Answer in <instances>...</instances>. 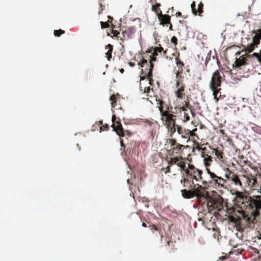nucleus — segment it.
<instances>
[{
	"mask_svg": "<svg viewBox=\"0 0 261 261\" xmlns=\"http://www.w3.org/2000/svg\"><path fill=\"white\" fill-rule=\"evenodd\" d=\"M182 158L181 156L179 157L178 161H177V166L179 167L181 170H183L184 172H186V170L187 168H186V163L182 161Z\"/></svg>",
	"mask_w": 261,
	"mask_h": 261,
	"instance_id": "25",
	"label": "nucleus"
},
{
	"mask_svg": "<svg viewBox=\"0 0 261 261\" xmlns=\"http://www.w3.org/2000/svg\"><path fill=\"white\" fill-rule=\"evenodd\" d=\"M179 157H174V158H167L166 159V161L168 164V165L172 166L173 165H177V161H178Z\"/></svg>",
	"mask_w": 261,
	"mask_h": 261,
	"instance_id": "26",
	"label": "nucleus"
},
{
	"mask_svg": "<svg viewBox=\"0 0 261 261\" xmlns=\"http://www.w3.org/2000/svg\"><path fill=\"white\" fill-rule=\"evenodd\" d=\"M226 258H227V256H226V255H223V256H221L219 257V259L220 260H224V259H226Z\"/></svg>",
	"mask_w": 261,
	"mask_h": 261,
	"instance_id": "56",
	"label": "nucleus"
},
{
	"mask_svg": "<svg viewBox=\"0 0 261 261\" xmlns=\"http://www.w3.org/2000/svg\"><path fill=\"white\" fill-rule=\"evenodd\" d=\"M249 180L251 181L250 185H248L250 188H256L258 186V184L257 181L256 177L258 176L261 178V167L258 166H250V170L248 169V172H246V175H245Z\"/></svg>",
	"mask_w": 261,
	"mask_h": 261,
	"instance_id": "7",
	"label": "nucleus"
},
{
	"mask_svg": "<svg viewBox=\"0 0 261 261\" xmlns=\"http://www.w3.org/2000/svg\"><path fill=\"white\" fill-rule=\"evenodd\" d=\"M189 120H190V116H189V114L188 111L184 112L183 113L182 121L184 122H186Z\"/></svg>",
	"mask_w": 261,
	"mask_h": 261,
	"instance_id": "32",
	"label": "nucleus"
},
{
	"mask_svg": "<svg viewBox=\"0 0 261 261\" xmlns=\"http://www.w3.org/2000/svg\"><path fill=\"white\" fill-rule=\"evenodd\" d=\"M102 3H103V1H102V0H100L99 2V10H98V12L99 15H100L102 13V11L103 10V9L105 8V5H102Z\"/></svg>",
	"mask_w": 261,
	"mask_h": 261,
	"instance_id": "34",
	"label": "nucleus"
},
{
	"mask_svg": "<svg viewBox=\"0 0 261 261\" xmlns=\"http://www.w3.org/2000/svg\"><path fill=\"white\" fill-rule=\"evenodd\" d=\"M112 127L120 137H124L126 136L129 137L131 136V133L129 131L123 129L120 121H115V123H113L112 125Z\"/></svg>",
	"mask_w": 261,
	"mask_h": 261,
	"instance_id": "13",
	"label": "nucleus"
},
{
	"mask_svg": "<svg viewBox=\"0 0 261 261\" xmlns=\"http://www.w3.org/2000/svg\"><path fill=\"white\" fill-rule=\"evenodd\" d=\"M201 156L203 158L204 164L206 167V169L210 166L212 162V157L208 154H206L205 152H203L201 153Z\"/></svg>",
	"mask_w": 261,
	"mask_h": 261,
	"instance_id": "19",
	"label": "nucleus"
},
{
	"mask_svg": "<svg viewBox=\"0 0 261 261\" xmlns=\"http://www.w3.org/2000/svg\"><path fill=\"white\" fill-rule=\"evenodd\" d=\"M242 161H241V166H243L246 165H248L249 166H251L250 164V162L248 161L247 159L245 160L244 157H243L242 158Z\"/></svg>",
	"mask_w": 261,
	"mask_h": 261,
	"instance_id": "37",
	"label": "nucleus"
},
{
	"mask_svg": "<svg viewBox=\"0 0 261 261\" xmlns=\"http://www.w3.org/2000/svg\"><path fill=\"white\" fill-rule=\"evenodd\" d=\"M205 202L206 203L208 211L216 210L219 211L223 208V200L220 196L216 198H212L208 195L206 200H203L202 203Z\"/></svg>",
	"mask_w": 261,
	"mask_h": 261,
	"instance_id": "9",
	"label": "nucleus"
},
{
	"mask_svg": "<svg viewBox=\"0 0 261 261\" xmlns=\"http://www.w3.org/2000/svg\"><path fill=\"white\" fill-rule=\"evenodd\" d=\"M202 171L196 168L193 165L188 164L185 176L180 180V183L184 187L188 188L198 186Z\"/></svg>",
	"mask_w": 261,
	"mask_h": 261,
	"instance_id": "2",
	"label": "nucleus"
},
{
	"mask_svg": "<svg viewBox=\"0 0 261 261\" xmlns=\"http://www.w3.org/2000/svg\"><path fill=\"white\" fill-rule=\"evenodd\" d=\"M234 194L236 195L234 200L237 204L240 207L246 206L245 203L249 200V197L243 195V193L240 191H236Z\"/></svg>",
	"mask_w": 261,
	"mask_h": 261,
	"instance_id": "14",
	"label": "nucleus"
},
{
	"mask_svg": "<svg viewBox=\"0 0 261 261\" xmlns=\"http://www.w3.org/2000/svg\"><path fill=\"white\" fill-rule=\"evenodd\" d=\"M100 23L102 29L108 28L109 27V24L108 22L100 21Z\"/></svg>",
	"mask_w": 261,
	"mask_h": 261,
	"instance_id": "38",
	"label": "nucleus"
},
{
	"mask_svg": "<svg viewBox=\"0 0 261 261\" xmlns=\"http://www.w3.org/2000/svg\"><path fill=\"white\" fill-rule=\"evenodd\" d=\"M203 5L202 3H200L198 6V9L197 10H196V12H197V13H198V15H200L203 12Z\"/></svg>",
	"mask_w": 261,
	"mask_h": 261,
	"instance_id": "35",
	"label": "nucleus"
},
{
	"mask_svg": "<svg viewBox=\"0 0 261 261\" xmlns=\"http://www.w3.org/2000/svg\"><path fill=\"white\" fill-rule=\"evenodd\" d=\"M153 61H155V58H150L149 61L146 59H143L139 63L140 65L142 68L141 70V75L140 76V81L143 80L146 77L149 81V84L152 85L153 80L152 76V70L153 67Z\"/></svg>",
	"mask_w": 261,
	"mask_h": 261,
	"instance_id": "5",
	"label": "nucleus"
},
{
	"mask_svg": "<svg viewBox=\"0 0 261 261\" xmlns=\"http://www.w3.org/2000/svg\"><path fill=\"white\" fill-rule=\"evenodd\" d=\"M203 188L200 186L193 187L189 188V190L186 189L181 190L180 192L182 196L185 199H191L196 197L199 203H202L203 200H206L208 196V192L202 190Z\"/></svg>",
	"mask_w": 261,
	"mask_h": 261,
	"instance_id": "4",
	"label": "nucleus"
},
{
	"mask_svg": "<svg viewBox=\"0 0 261 261\" xmlns=\"http://www.w3.org/2000/svg\"><path fill=\"white\" fill-rule=\"evenodd\" d=\"M170 24V27H169V30H171V31H172L173 29H172V24L170 23H169Z\"/></svg>",
	"mask_w": 261,
	"mask_h": 261,
	"instance_id": "60",
	"label": "nucleus"
},
{
	"mask_svg": "<svg viewBox=\"0 0 261 261\" xmlns=\"http://www.w3.org/2000/svg\"><path fill=\"white\" fill-rule=\"evenodd\" d=\"M245 56L248 58H250L251 57H255L259 63L261 62V54H260V51L258 53H254L252 55L246 54Z\"/></svg>",
	"mask_w": 261,
	"mask_h": 261,
	"instance_id": "28",
	"label": "nucleus"
},
{
	"mask_svg": "<svg viewBox=\"0 0 261 261\" xmlns=\"http://www.w3.org/2000/svg\"><path fill=\"white\" fill-rule=\"evenodd\" d=\"M212 153H215L216 159V161L219 164L224 163L225 162L226 158L224 156V153L221 150H218L217 149L213 148Z\"/></svg>",
	"mask_w": 261,
	"mask_h": 261,
	"instance_id": "16",
	"label": "nucleus"
},
{
	"mask_svg": "<svg viewBox=\"0 0 261 261\" xmlns=\"http://www.w3.org/2000/svg\"><path fill=\"white\" fill-rule=\"evenodd\" d=\"M112 121L113 123H115V121H116V117L115 115H113L112 117Z\"/></svg>",
	"mask_w": 261,
	"mask_h": 261,
	"instance_id": "52",
	"label": "nucleus"
},
{
	"mask_svg": "<svg viewBox=\"0 0 261 261\" xmlns=\"http://www.w3.org/2000/svg\"><path fill=\"white\" fill-rule=\"evenodd\" d=\"M191 133H190V136H192V137L197 136L196 134H195V133H194V131H193V130H191Z\"/></svg>",
	"mask_w": 261,
	"mask_h": 261,
	"instance_id": "55",
	"label": "nucleus"
},
{
	"mask_svg": "<svg viewBox=\"0 0 261 261\" xmlns=\"http://www.w3.org/2000/svg\"><path fill=\"white\" fill-rule=\"evenodd\" d=\"M142 226L143 227H147V225H146V224L145 222H143L142 223Z\"/></svg>",
	"mask_w": 261,
	"mask_h": 261,
	"instance_id": "59",
	"label": "nucleus"
},
{
	"mask_svg": "<svg viewBox=\"0 0 261 261\" xmlns=\"http://www.w3.org/2000/svg\"><path fill=\"white\" fill-rule=\"evenodd\" d=\"M190 133H191V130H189V129H186V132H185L184 133V135L186 136H187V138H189V137L190 136Z\"/></svg>",
	"mask_w": 261,
	"mask_h": 261,
	"instance_id": "46",
	"label": "nucleus"
},
{
	"mask_svg": "<svg viewBox=\"0 0 261 261\" xmlns=\"http://www.w3.org/2000/svg\"><path fill=\"white\" fill-rule=\"evenodd\" d=\"M129 64L130 66H134L135 65V64L132 62H129Z\"/></svg>",
	"mask_w": 261,
	"mask_h": 261,
	"instance_id": "64",
	"label": "nucleus"
},
{
	"mask_svg": "<svg viewBox=\"0 0 261 261\" xmlns=\"http://www.w3.org/2000/svg\"><path fill=\"white\" fill-rule=\"evenodd\" d=\"M182 71H177L176 72V80H179L180 81V78L181 77V76L179 75L180 74V73Z\"/></svg>",
	"mask_w": 261,
	"mask_h": 261,
	"instance_id": "48",
	"label": "nucleus"
},
{
	"mask_svg": "<svg viewBox=\"0 0 261 261\" xmlns=\"http://www.w3.org/2000/svg\"><path fill=\"white\" fill-rule=\"evenodd\" d=\"M121 137H120V145L121 146V147H123L124 148H125V146L124 145V143H123V140L122 139H121Z\"/></svg>",
	"mask_w": 261,
	"mask_h": 261,
	"instance_id": "49",
	"label": "nucleus"
},
{
	"mask_svg": "<svg viewBox=\"0 0 261 261\" xmlns=\"http://www.w3.org/2000/svg\"><path fill=\"white\" fill-rule=\"evenodd\" d=\"M196 148L198 150L202 151V152H205L204 151L206 150V148L205 147H202L199 146H197Z\"/></svg>",
	"mask_w": 261,
	"mask_h": 261,
	"instance_id": "47",
	"label": "nucleus"
},
{
	"mask_svg": "<svg viewBox=\"0 0 261 261\" xmlns=\"http://www.w3.org/2000/svg\"><path fill=\"white\" fill-rule=\"evenodd\" d=\"M195 2H193L192 4H191V9L192 10V12L195 14L197 15V12L196 10L195 9Z\"/></svg>",
	"mask_w": 261,
	"mask_h": 261,
	"instance_id": "39",
	"label": "nucleus"
},
{
	"mask_svg": "<svg viewBox=\"0 0 261 261\" xmlns=\"http://www.w3.org/2000/svg\"><path fill=\"white\" fill-rule=\"evenodd\" d=\"M108 17L109 18L108 22H111L112 21V20H113V18L112 17L110 16H108Z\"/></svg>",
	"mask_w": 261,
	"mask_h": 261,
	"instance_id": "58",
	"label": "nucleus"
},
{
	"mask_svg": "<svg viewBox=\"0 0 261 261\" xmlns=\"http://www.w3.org/2000/svg\"><path fill=\"white\" fill-rule=\"evenodd\" d=\"M170 165H168V166L166 167V171H165V173L167 174L168 173H169L170 172Z\"/></svg>",
	"mask_w": 261,
	"mask_h": 261,
	"instance_id": "51",
	"label": "nucleus"
},
{
	"mask_svg": "<svg viewBox=\"0 0 261 261\" xmlns=\"http://www.w3.org/2000/svg\"><path fill=\"white\" fill-rule=\"evenodd\" d=\"M176 63L179 68H181V71H182V67L184 66V63L181 61L178 57L175 58Z\"/></svg>",
	"mask_w": 261,
	"mask_h": 261,
	"instance_id": "33",
	"label": "nucleus"
},
{
	"mask_svg": "<svg viewBox=\"0 0 261 261\" xmlns=\"http://www.w3.org/2000/svg\"><path fill=\"white\" fill-rule=\"evenodd\" d=\"M136 31L135 27H130L126 28L125 30L122 31V37L120 40L123 41L125 39L132 38Z\"/></svg>",
	"mask_w": 261,
	"mask_h": 261,
	"instance_id": "15",
	"label": "nucleus"
},
{
	"mask_svg": "<svg viewBox=\"0 0 261 261\" xmlns=\"http://www.w3.org/2000/svg\"><path fill=\"white\" fill-rule=\"evenodd\" d=\"M110 100L111 101L112 107L116 110H121V108L117 103V96L115 95H112L110 97Z\"/></svg>",
	"mask_w": 261,
	"mask_h": 261,
	"instance_id": "21",
	"label": "nucleus"
},
{
	"mask_svg": "<svg viewBox=\"0 0 261 261\" xmlns=\"http://www.w3.org/2000/svg\"><path fill=\"white\" fill-rule=\"evenodd\" d=\"M149 227L150 228V229L152 231H153V230H158L157 227L155 225H154V224L150 225L149 226Z\"/></svg>",
	"mask_w": 261,
	"mask_h": 261,
	"instance_id": "44",
	"label": "nucleus"
},
{
	"mask_svg": "<svg viewBox=\"0 0 261 261\" xmlns=\"http://www.w3.org/2000/svg\"><path fill=\"white\" fill-rule=\"evenodd\" d=\"M184 106L187 109H189L190 110V113L192 115L193 117L195 116V113L193 111V109L192 107L190 105L189 102H185V105Z\"/></svg>",
	"mask_w": 261,
	"mask_h": 261,
	"instance_id": "31",
	"label": "nucleus"
},
{
	"mask_svg": "<svg viewBox=\"0 0 261 261\" xmlns=\"http://www.w3.org/2000/svg\"><path fill=\"white\" fill-rule=\"evenodd\" d=\"M158 17L160 24L164 26L167 24L170 23L171 17L167 14H163L161 11H160V13L158 14Z\"/></svg>",
	"mask_w": 261,
	"mask_h": 261,
	"instance_id": "17",
	"label": "nucleus"
},
{
	"mask_svg": "<svg viewBox=\"0 0 261 261\" xmlns=\"http://www.w3.org/2000/svg\"><path fill=\"white\" fill-rule=\"evenodd\" d=\"M106 49H108V51L106 53L105 57L107 58V59L110 61L112 58V53L113 50V46L111 44H108L105 47Z\"/></svg>",
	"mask_w": 261,
	"mask_h": 261,
	"instance_id": "22",
	"label": "nucleus"
},
{
	"mask_svg": "<svg viewBox=\"0 0 261 261\" xmlns=\"http://www.w3.org/2000/svg\"><path fill=\"white\" fill-rule=\"evenodd\" d=\"M210 58H211V55L208 54L207 55V57H206V60H205V65H206V64L207 63L208 61L210 60Z\"/></svg>",
	"mask_w": 261,
	"mask_h": 261,
	"instance_id": "50",
	"label": "nucleus"
},
{
	"mask_svg": "<svg viewBox=\"0 0 261 261\" xmlns=\"http://www.w3.org/2000/svg\"><path fill=\"white\" fill-rule=\"evenodd\" d=\"M109 126L108 124H106L105 125H102L101 126H100V129L102 130H107L109 129Z\"/></svg>",
	"mask_w": 261,
	"mask_h": 261,
	"instance_id": "41",
	"label": "nucleus"
},
{
	"mask_svg": "<svg viewBox=\"0 0 261 261\" xmlns=\"http://www.w3.org/2000/svg\"><path fill=\"white\" fill-rule=\"evenodd\" d=\"M180 81L179 80H176V88H179V87H180Z\"/></svg>",
	"mask_w": 261,
	"mask_h": 261,
	"instance_id": "54",
	"label": "nucleus"
},
{
	"mask_svg": "<svg viewBox=\"0 0 261 261\" xmlns=\"http://www.w3.org/2000/svg\"><path fill=\"white\" fill-rule=\"evenodd\" d=\"M171 41L172 43H174L175 45H176L177 43V39L175 36H173L172 37L171 39Z\"/></svg>",
	"mask_w": 261,
	"mask_h": 261,
	"instance_id": "43",
	"label": "nucleus"
},
{
	"mask_svg": "<svg viewBox=\"0 0 261 261\" xmlns=\"http://www.w3.org/2000/svg\"><path fill=\"white\" fill-rule=\"evenodd\" d=\"M227 180H228L231 184L234 185L240 189L250 185L251 181L245 176V174L238 175L237 173L231 171L228 168H226V172L224 175Z\"/></svg>",
	"mask_w": 261,
	"mask_h": 261,
	"instance_id": "3",
	"label": "nucleus"
},
{
	"mask_svg": "<svg viewBox=\"0 0 261 261\" xmlns=\"http://www.w3.org/2000/svg\"><path fill=\"white\" fill-rule=\"evenodd\" d=\"M251 33L255 34L252 37L251 42L248 44L247 45H243L244 49L242 51L244 50L248 53L252 52L260 44L261 40V28L256 30H252Z\"/></svg>",
	"mask_w": 261,
	"mask_h": 261,
	"instance_id": "8",
	"label": "nucleus"
},
{
	"mask_svg": "<svg viewBox=\"0 0 261 261\" xmlns=\"http://www.w3.org/2000/svg\"><path fill=\"white\" fill-rule=\"evenodd\" d=\"M179 111L180 113H181V112H183V113H184L185 112L188 111L187 109L184 106L179 108Z\"/></svg>",
	"mask_w": 261,
	"mask_h": 261,
	"instance_id": "45",
	"label": "nucleus"
},
{
	"mask_svg": "<svg viewBox=\"0 0 261 261\" xmlns=\"http://www.w3.org/2000/svg\"><path fill=\"white\" fill-rule=\"evenodd\" d=\"M156 101L157 107L159 108V110L160 112V114L163 113L165 112V106L168 105L166 104L162 99H158L157 97H156Z\"/></svg>",
	"mask_w": 261,
	"mask_h": 261,
	"instance_id": "20",
	"label": "nucleus"
},
{
	"mask_svg": "<svg viewBox=\"0 0 261 261\" xmlns=\"http://www.w3.org/2000/svg\"><path fill=\"white\" fill-rule=\"evenodd\" d=\"M165 112L161 114L163 124L168 126L175 124L176 116L170 113V109L168 105H166Z\"/></svg>",
	"mask_w": 261,
	"mask_h": 261,
	"instance_id": "12",
	"label": "nucleus"
},
{
	"mask_svg": "<svg viewBox=\"0 0 261 261\" xmlns=\"http://www.w3.org/2000/svg\"><path fill=\"white\" fill-rule=\"evenodd\" d=\"M206 172L204 173L202 172L198 187L200 186L203 188L202 190L209 187L219 188L224 187L226 183V179L217 176L208 168H206Z\"/></svg>",
	"mask_w": 261,
	"mask_h": 261,
	"instance_id": "1",
	"label": "nucleus"
},
{
	"mask_svg": "<svg viewBox=\"0 0 261 261\" xmlns=\"http://www.w3.org/2000/svg\"><path fill=\"white\" fill-rule=\"evenodd\" d=\"M175 15L177 16V17H179V16H180L181 15V13L180 12H178L176 13Z\"/></svg>",
	"mask_w": 261,
	"mask_h": 261,
	"instance_id": "57",
	"label": "nucleus"
},
{
	"mask_svg": "<svg viewBox=\"0 0 261 261\" xmlns=\"http://www.w3.org/2000/svg\"><path fill=\"white\" fill-rule=\"evenodd\" d=\"M152 10L154 12H155V13H156L158 14L159 13H160V11H161L160 10V9L159 8H158L156 7V6H155V5H152V8H151Z\"/></svg>",
	"mask_w": 261,
	"mask_h": 261,
	"instance_id": "40",
	"label": "nucleus"
},
{
	"mask_svg": "<svg viewBox=\"0 0 261 261\" xmlns=\"http://www.w3.org/2000/svg\"><path fill=\"white\" fill-rule=\"evenodd\" d=\"M155 6H156V8H159L161 6V5L159 3H156L155 5Z\"/></svg>",
	"mask_w": 261,
	"mask_h": 261,
	"instance_id": "61",
	"label": "nucleus"
},
{
	"mask_svg": "<svg viewBox=\"0 0 261 261\" xmlns=\"http://www.w3.org/2000/svg\"><path fill=\"white\" fill-rule=\"evenodd\" d=\"M119 71L121 73H123L124 71V69L123 68H121L119 69Z\"/></svg>",
	"mask_w": 261,
	"mask_h": 261,
	"instance_id": "62",
	"label": "nucleus"
},
{
	"mask_svg": "<svg viewBox=\"0 0 261 261\" xmlns=\"http://www.w3.org/2000/svg\"><path fill=\"white\" fill-rule=\"evenodd\" d=\"M163 51V48L161 46L160 47H155L153 50V54L152 56H150V58H155V60H156V58L154 57L155 56H157L158 53H161Z\"/></svg>",
	"mask_w": 261,
	"mask_h": 261,
	"instance_id": "27",
	"label": "nucleus"
},
{
	"mask_svg": "<svg viewBox=\"0 0 261 261\" xmlns=\"http://www.w3.org/2000/svg\"><path fill=\"white\" fill-rule=\"evenodd\" d=\"M176 129L178 133L181 135V137L184 138H187V136L184 135L185 132H186V129L183 128L179 125L176 126Z\"/></svg>",
	"mask_w": 261,
	"mask_h": 261,
	"instance_id": "29",
	"label": "nucleus"
},
{
	"mask_svg": "<svg viewBox=\"0 0 261 261\" xmlns=\"http://www.w3.org/2000/svg\"><path fill=\"white\" fill-rule=\"evenodd\" d=\"M253 204L255 206V210L254 211H253L252 212V215H253V218L255 219L256 217H257L259 215L260 212L257 210V208L258 207V206L260 203H259V202L258 200H254Z\"/></svg>",
	"mask_w": 261,
	"mask_h": 261,
	"instance_id": "24",
	"label": "nucleus"
},
{
	"mask_svg": "<svg viewBox=\"0 0 261 261\" xmlns=\"http://www.w3.org/2000/svg\"><path fill=\"white\" fill-rule=\"evenodd\" d=\"M246 58L247 57H245L244 55L240 56L239 58H236L233 66L236 68H240L242 66L246 65L247 64Z\"/></svg>",
	"mask_w": 261,
	"mask_h": 261,
	"instance_id": "18",
	"label": "nucleus"
},
{
	"mask_svg": "<svg viewBox=\"0 0 261 261\" xmlns=\"http://www.w3.org/2000/svg\"><path fill=\"white\" fill-rule=\"evenodd\" d=\"M185 85L184 84H181L180 87L177 88V89L175 91V94L176 96L178 98H182V96L184 95V92L185 91Z\"/></svg>",
	"mask_w": 261,
	"mask_h": 261,
	"instance_id": "23",
	"label": "nucleus"
},
{
	"mask_svg": "<svg viewBox=\"0 0 261 261\" xmlns=\"http://www.w3.org/2000/svg\"><path fill=\"white\" fill-rule=\"evenodd\" d=\"M134 215V217H136V218H139V216L137 214H135Z\"/></svg>",
	"mask_w": 261,
	"mask_h": 261,
	"instance_id": "63",
	"label": "nucleus"
},
{
	"mask_svg": "<svg viewBox=\"0 0 261 261\" xmlns=\"http://www.w3.org/2000/svg\"><path fill=\"white\" fill-rule=\"evenodd\" d=\"M229 220L231 222L236 224H239L241 223L242 219L246 220L248 223L251 221V217H249L248 215L242 210H236L233 211V214L229 216Z\"/></svg>",
	"mask_w": 261,
	"mask_h": 261,
	"instance_id": "11",
	"label": "nucleus"
},
{
	"mask_svg": "<svg viewBox=\"0 0 261 261\" xmlns=\"http://www.w3.org/2000/svg\"><path fill=\"white\" fill-rule=\"evenodd\" d=\"M177 125V124H175L173 125L172 124L171 125L166 126V127L168 129V132L170 133L171 135L173 134L175 132L176 130H177V129H176Z\"/></svg>",
	"mask_w": 261,
	"mask_h": 261,
	"instance_id": "30",
	"label": "nucleus"
},
{
	"mask_svg": "<svg viewBox=\"0 0 261 261\" xmlns=\"http://www.w3.org/2000/svg\"><path fill=\"white\" fill-rule=\"evenodd\" d=\"M112 34L113 35V36L117 37V38H119V37L118 36L119 34V32H118L116 30H113L112 31Z\"/></svg>",
	"mask_w": 261,
	"mask_h": 261,
	"instance_id": "42",
	"label": "nucleus"
},
{
	"mask_svg": "<svg viewBox=\"0 0 261 261\" xmlns=\"http://www.w3.org/2000/svg\"><path fill=\"white\" fill-rule=\"evenodd\" d=\"M167 142L170 144V148L167 150V152L171 156L175 154L181 155L184 149L188 147V146H186L177 143L175 139H169L167 140Z\"/></svg>",
	"mask_w": 261,
	"mask_h": 261,
	"instance_id": "10",
	"label": "nucleus"
},
{
	"mask_svg": "<svg viewBox=\"0 0 261 261\" xmlns=\"http://www.w3.org/2000/svg\"><path fill=\"white\" fill-rule=\"evenodd\" d=\"M150 89V87H145L144 90V93H148Z\"/></svg>",
	"mask_w": 261,
	"mask_h": 261,
	"instance_id": "53",
	"label": "nucleus"
},
{
	"mask_svg": "<svg viewBox=\"0 0 261 261\" xmlns=\"http://www.w3.org/2000/svg\"><path fill=\"white\" fill-rule=\"evenodd\" d=\"M222 77L218 70H216L213 73L211 80L210 83V88L213 91L214 99L216 101L219 100L218 95L220 92L221 86Z\"/></svg>",
	"mask_w": 261,
	"mask_h": 261,
	"instance_id": "6",
	"label": "nucleus"
},
{
	"mask_svg": "<svg viewBox=\"0 0 261 261\" xmlns=\"http://www.w3.org/2000/svg\"><path fill=\"white\" fill-rule=\"evenodd\" d=\"M65 32V31L62 30L61 29L58 30H55L54 35L55 36L60 37L62 34H64Z\"/></svg>",
	"mask_w": 261,
	"mask_h": 261,
	"instance_id": "36",
	"label": "nucleus"
}]
</instances>
